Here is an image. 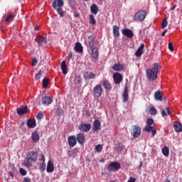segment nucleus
Instances as JSON below:
<instances>
[{"mask_svg":"<svg viewBox=\"0 0 182 182\" xmlns=\"http://www.w3.org/2000/svg\"><path fill=\"white\" fill-rule=\"evenodd\" d=\"M38 160V153L35 151H31L27 154V159L25 162V166L27 168H31L33 164L32 163H35Z\"/></svg>","mask_w":182,"mask_h":182,"instance_id":"f257e3e1","label":"nucleus"},{"mask_svg":"<svg viewBox=\"0 0 182 182\" xmlns=\"http://www.w3.org/2000/svg\"><path fill=\"white\" fill-rule=\"evenodd\" d=\"M159 68H160V64L155 63H154V68L146 70V76L149 77V80H156V79H157Z\"/></svg>","mask_w":182,"mask_h":182,"instance_id":"f03ea898","label":"nucleus"},{"mask_svg":"<svg viewBox=\"0 0 182 182\" xmlns=\"http://www.w3.org/2000/svg\"><path fill=\"white\" fill-rule=\"evenodd\" d=\"M147 16V13L144 10H141L136 12L134 16V19L135 22H143L144 19H146V16Z\"/></svg>","mask_w":182,"mask_h":182,"instance_id":"7ed1b4c3","label":"nucleus"},{"mask_svg":"<svg viewBox=\"0 0 182 182\" xmlns=\"http://www.w3.org/2000/svg\"><path fill=\"white\" fill-rule=\"evenodd\" d=\"M131 134L133 136L134 139H137V137L141 136V128H140L139 125L132 126Z\"/></svg>","mask_w":182,"mask_h":182,"instance_id":"20e7f679","label":"nucleus"},{"mask_svg":"<svg viewBox=\"0 0 182 182\" xmlns=\"http://www.w3.org/2000/svg\"><path fill=\"white\" fill-rule=\"evenodd\" d=\"M35 41L37 42L39 48H41V46H46L48 44V39L43 36H38Z\"/></svg>","mask_w":182,"mask_h":182,"instance_id":"39448f33","label":"nucleus"},{"mask_svg":"<svg viewBox=\"0 0 182 182\" xmlns=\"http://www.w3.org/2000/svg\"><path fill=\"white\" fill-rule=\"evenodd\" d=\"M120 167H122L120 163L112 162L108 165L107 170L108 171H117L118 170H120Z\"/></svg>","mask_w":182,"mask_h":182,"instance_id":"423d86ee","label":"nucleus"},{"mask_svg":"<svg viewBox=\"0 0 182 182\" xmlns=\"http://www.w3.org/2000/svg\"><path fill=\"white\" fill-rule=\"evenodd\" d=\"M113 80L115 85H120L123 81V75L119 73H114L113 74Z\"/></svg>","mask_w":182,"mask_h":182,"instance_id":"0eeeda50","label":"nucleus"},{"mask_svg":"<svg viewBox=\"0 0 182 182\" xmlns=\"http://www.w3.org/2000/svg\"><path fill=\"white\" fill-rule=\"evenodd\" d=\"M93 92L95 97H100L102 96V93L103 92V88H102L101 85H97L93 88Z\"/></svg>","mask_w":182,"mask_h":182,"instance_id":"6e6552de","label":"nucleus"},{"mask_svg":"<svg viewBox=\"0 0 182 182\" xmlns=\"http://www.w3.org/2000/svg\"><path fill=\"white\" fill-rule=\"evenodd\" d=\"M68 146L70 147H75L77 144V141L75 135H71L68 137Z\"/></svg>","mask_w":182,"mask_h":182,"instance_id":"1a4fd4ad","label":"nucleus"},{"mask_svg":"<svg viewBox=\"0 0 182 182\" xmlns=\"http://www.w3.org/2000/svg\"><path fill=\"white\" fill-rule=\"evenodd\" d=\"M79 130L80 132H84L85 133H87L90 129H92V125L90 124H83L82 123L79 127H78Z\"/></svg>","mask_w":182,"mask_h":182,"instance_id":"9d476101","label":"nucleus"},{"mask_svg":"<svg viewBox=\"0 0 182 182\" xmlns=\"http://www.w3.org/2000/svg\"><path fill=\"white\" fill-rule=\"evenodd\" d=\"M122 34L124 36H126V38H128L129 39H132L133 36H134V33H133V31L128 29V28H124L122 31Z\"/></svg>","mask_w":182,"mask_h":182,"instance_id":"9b49d317","label":"nucleus"},{"mask_svg":"<svg viewBox=\"0 0 182 182\" xmlns=\"http://www.w3.org/2000/svg\"><path fill=\"white\" fill-rule=\"evenodd\" d=\"M16 112L17 114L22 116V114H26V113H29V109H28V106L26 105L25 107L17 108Z\"/></svg>","mask_w":182,"mask_h":182,"instance_id":"f8f14e48","label":"nucleus"},{"mask_svg":"<svg viewBox=\"0 0 182 182\" xmlns=\"http://www.w3.org/2000/svg\"><path fill=\"white\" fill-rule=\"evenodd\" d=\"M112 69L114 70V72H122L124 70V65L121 63H115L112 66Z\"/></svg>","mask_w":182,"mask_h":182,"instance_id":"ddd939ff","label":"nucleus"},{"mask_svg":"<svg viewBox=\"0 0 182 182\" xmlns=\"http://www.w3.org/2000/svg\"><path fill=\"white\" fill-rule=\"evenodd\" d=\"M75 139L79 143V144H85V134L80 133L77 134Z\"/></svg>","mask_w":182,"mask_h":182,"instance_id":"4468645a","label":"nucleus"},{"mask_svg":"<svg viewBox=\"0 0 182 182\" xmlns=\"http://www.w3.org/2000/svg\"><path fill=\"white\" fill-rule=\"evenodd\" d=\"M63 0H55L53 2V8H54V9H58V8H62V6H63Z\"/></svg>","mask_w":182,"mask_h":182,"instance_id":"2eb2a0df","label":"nucleus"},{"mask_svg":"<svg viewBox=\"0 0 182 182\" xmlns=\"http://www.w3.org/2000/svg\"><path fill=\"white\" fill-rule=\"evenodd\" d=\"M42 105L44 106H49V105L52 104V98L50 97L45 96L41 100Z\"/></svg>","mask_w":182,"mask_h":182,"instance_id":"dca6fc26","label":"nucleus"},{"mask_svg":"<svg viewBox=\"0 0 182 182\" xmlns=\"http://www.w3.org/2000/svg\"><path fill=\"white\" fill-rule=\"evenodd\" d=\"M46 171L47 173H53V171H55V165L53 164L52 161H48Z\"/></svg>","mask_w":182,"mask_h":182,"instance_id":"f3484780","label":"nucleus"},{"mask_svg":"<svg viewBox=\"0 0 182 182\" xmlns=\"http://www.w3.org/2000/svg\"><path fill=\"white\" fill-rule=\"evenodd\" d=\"M102 124L100 123V121L99 119H96L93 123L92 129L94 132H99L101 129Z\"/></svg>","mask_w":182,"mask_h":182,"instance_id":"a211bd4d","label":"nucleus"},{"mask_svg":"<svg viewBox=\"0 0 182 182\" xmlns=\"http://www.w3.org/2000/svg\"><path fill=\"white\" fill-rule=\"evenodd\" d=\"M143 49H144V44H141V46L138 48L135 53V56H136L137 58L141 56V55L144 53V50H143Z\"/></svg>","mask_w":182,"mask_h":182,"instance_id":"6ab92c4d","label":"nucleus"},{"mask_svg":"<svg viewBox=\"0 0 182 182\" xmlns=\"http://www.w3.org/2000/svg\"><path fill=\"white\" fill-rule=\"evenodd\" d=\"M122 97L124 99V102L129 101V87L127 85L124 87V92L122 93Z\"/></svg>","mask_w":182,"mask_h":182,"instance_id":"aec40b11","label":"nucleus"},{"mask_svg":"<svg viewBox=\"0 0 182 182\" xmlns=\"http://www.w3.org/2000/svg\"><path fill=\"white\" fill-rule=\"evenodd\" d=\"M41 137L39 136V134H38V132H34L32 133L31 140L33 143H38Z\"/></svg>","mask_w":182,"mask_h":182,"instance_id":"412c9836","label":"nucleus"},{"mask_svg":"<svg viewBox=\"0 0 182 182\" xmlns=\"http://www.w3.org/2000/svg\"><path fill=\"white\" fill-rule=\"evenodd\" d=\"M154 98H155V100L161 102L163 100V99H164V97H163V94L161 93V91L158 90L156 92H155Z\"/></svg>","mask_w":182,"mask_h":182,"instance_id":"4be33fe9","label":"nucleus"},{"mask_svg":"<svg viewBox=\"0 0 182 182\" xmlns=\"http://www.w3.org/2000/svg\"><path fill=\"white\" fill-rule=\"evenodd\" d=\"M92 56L95 60H97L99 59V49L95 47L92 49Z\"/></svg>","mask_w":182,"mask_h":182,"instance_id":"5701e85b","label":"nucleus"},{"mask_svg":"<svg viewBox=\"0 0 182 182\" xmlns=\"http://www.w3.org/2000/svg\"><path fill=\"white\" fill-rule=\"evenodd\" d=\"M27 127H29V129H35V127H36V121L35 119H28L27 121Z\"/></svg>","mask_w":182,"mask_h":182,"instance_id":"b1692460","label":"nucleus"},{"mask_svg":"<svg viewBox=\"0 0 182 182\" xmlns=\"http://www.w3.org/2000/svg\"><path fill=\"white\" fill-rule=\"evenodd\" d=\"M63 75H68V65H66V61L63 60L60 65Z\"/></svg>","mask_w":182,"mask_h":182,"instance_id":"393cba45","label":"nucleus"},{"mask_svg":"<svg viewBox=\"0 0 182 182\" xmlns=\"http://www.w3.org/2000/svg\"><path fill=\"white\" fill-rule=\"evenodd\" d=\"M96 77V74L91 73V72H85L84 73V78L85 79H95Z\"/></svg>","mask_w":182,"mask_h":182,"instance_id":"a878e982","label":"nucleus"},{"mask_svg":"<svg viewBox=\"0 0 182 182\" xmlns=\"http://www.w3.org/2000/svg\"><path fill=\"white\" fill-rule=\"evenodd\" d=\"M75 52H77V53H82V52H83V47L80 43H75Z\"/></svg>","mask_w":182,"mask_h":182,"instance_id":"bb28decb","label":"nucleus"},{"mask_svg":"<svg viewBox=\"0 0 182 182\" xmlns=\"http://www.w3.org/2000/svg\"><path fill=\"white\" fill-rule=\"evenodd\" d=\"M90 11L92 14H94V15H97V13L99 12V8L97 7V5L92 4L90 6Z\"/></svg>","mask_w":182,"mask_h":182,"instance_id":"cd10ccee","label":"nucleus"},{"mask_svg":"<svg viewBox=\"0 0 182 182\" xmlns=\"http://www.w3.org/2000/svg\"><path fill=\"white\" fill-rule=\"evenodd\" d=\"M119 29H120V28H119V26H113L114 36H117V38H119V36H120Z\"/></svg>","mask_w":182,"mask_h":182,"instance_id":"c85d7f7f","label":"nucleus"},{"mask_svg":"<svg viewBox=\"0 0 182 182\" xmlns=\"http://www.w3.org/2000/svg\"><path fill=\"white\" fill-rule=\"evenodd\" d=\"M161 114L164 117V116H168L171 114V111L168 107H166L165 109L161 110Z\"/></svg>","mask_w":182,"mask_h":182,"instance_id":"c756f323","label":"nucleus"},{"mask_svg":"<svg viewBox=\"0 0 182 182\" xmlns=\"http://www.w3.org/2000/svg\"><path fill=\"white\" fill-rule=\"evenodd\" d=\"M174 129L176 132H182V126L181 123L175 122H174Z\"/></svg>","mask_w":182,"mask_h":182,"instance_id":"7c9ffc66","label":"nucleus"},{"mask_svg":"<svg viewBox=\"0 0 182 182\" xmlns=\"http://www.w3.org/2000/svg\"><path fill=\"white\" fill-rule=\"evenodd\" d=\"M103 86L105 87V89H106V90H110V89H112V85L108 80H105L103 82Z\"/></svg>","mask_w":182,"mask_h":182,"instance_id":"2f4dec72","label":"nucleus"},{"mask_svg":"<svg viewBox=\"0 0 182 182\" xmlns=\"http://www.w3.org/2000/svg\"><path fill=\"white\" fill-rule=\"evenodd\" d=\"M162 154H164L165 157H168L170 154V150L168 149V147L165 146L164 148L162 149Z\"/></svg>","mask_w":182,"mask_h":182,"instance_id":"473e14b6","label":"nucleus"},{"mask_svg":"<svg viewBox=\"0 0 182 182\" xmlns=\"http://www.w3.org/2000/svg\"><path fill=\"white\" fill-rule=\"evenodd\" d=\"M43 89H47L49 85V78H44L42 81Z\"/></svg>","mask_w":182,"mask_h":182,"instance_id":"72a5a7b5","label":"nucleus"},{"mask_svg":"<svg viewBox=\"0 0 182 182\" xmlns=\"http://www.w3.org/2000/svg\"><path fill=\"white\" fill-rule=\"evenodd\" d=\"M89 23L90 25H96V19H95V16H93L92 14H90L89 16Z\"/></svg>","mask_w":182,"mask_h":182,"instance_id":"f704fd0d","label":"nucleus"},{"mask_svg":"<svg viewBox=\"0 0 182 182\" xmlns=\"http://www.w3.org/2000/svg\"><path fill=\"white\" fill-rule=\"evenodd\" d=\"M38 169L40 170V171H45V170H46V163L45 162H42L39 164L38 166Z\"/></svg>","mask_w":182,"mask_h":182,"instance_id":"c9c22d12","label":"nucleus"},{"mask_svg":"<svg viewBox=\"0 0 182 182\" xmlns=\"http://www.w3.org/2000/svg\"><path fill=\"white\" fill-rule=\"evenodd\" d=\"M8 16L7 18L5 19L6 22H11V21H12V19H14V18H15V15L11 14V13H8Z\"/></svg>","mask_w":182,"mask_h":182,"instance_id":"e433bc0d","label":"nucleus"},{"mask_svg":"<svg viewBox=\"0 0 182 182\" xmlns=\"http://www.w3.org/2000/svg\"><path fill=\"white\" fill-rule=\"evenodd\" d=\"M68 1V4L69 5V6H70V8H74L76 6V1H75V0H67Z\"/></svg>","mask_w":182,"mask_h":182,"instance_id":"4c0bfd02","label":"nucleus"},{"mask_svg":"<svg viewBox=\"0 0 182 182\" xmlns=\"http://www.w3.org/2000/svg\"><path fill=\"white\" fill-rule=\"evenodd\" d=\"M88 43L90 48H93V45H95V41H93V38L92 36L88 37Z\"/></svg>","mask_w":182,"mask_h":182,"instance_id":"58836bf2","label":"nucleus"},{"mask_svg":"<svg viewBox=\"0 0 182 182\" xmlns=\"http://www.w3.org/2000/svg\"><path fill=\"white\" fill-rule=\"evenodd\" d=\"M149 112L154 116H156V114H157V109L154 107H151L149 109Z\"/></svg>","mask_w":182,"mask_h":182,"instance_id":"ea45409f","label":"nucleus"},{"mask_svg":"<svg viewBox=\"0 0 182 182\" xmlns=\"http://www.w3.org/2000/svg\"><path fill=\"white\" fill-rule=\"evenodd\" d=\"M55 114L59 117L62 116L63 114V109L60 107L57 108Z\"/></svg>","mask_w":182,"mask_h":182,"instance_id":"a19ab883","label":"nucleus"},{"mask_svg":"<svg viewBox=\"0 0 182 182\" xmlns=\"http://www.w3.org/2000/svg\"><path fill=\"white\" fill-rule=\"evenodd\" d=\"M45 117V114H43V112H39L36 115L37 120L41 121V119H43Z\"/></svg>","mask_w":182,"mask_h":182,"instance_id":"79ce46f5","label":"nucleus"},{"mask_svg":"<svg viewBox=\"0 0 182 182\" xmlns=\"http://www.w3.org/2000/svg\"><path fill=\"white\" fill-rule=\"evenodd\" d=\"M56 9L60 16H63V9H62V7H57V9Z\"/></svg>","mask_w":182,"mask_h":182,"instance_id":"37998d69","label":"nucleus"},{"mask_svg":"<svg viewBox=\"0 0 182 182\" xmlns=\"http://www.w3.org/2000/svg\"><path fill=\"white\" fill-rule=\"evenodd\" d=\"M75 83L76 85H79V83H82V77H80V75L75 77Z\"/></svg>","mask_w":182,"mask_h":182,"instance_id":"c03bdc74","label":"nucleus"},{"mask_svg":"<svg viewBox=\"0 0 182 182\" xmlns=\"http://www.w3.org/2000/svg\"><path fill=\"white\" fill-rule=\"evenodd\" d=\"M153 124H154V119L149 118L146 120V126H153Z\"/></svg>","mask_w":182,"mask_h":182,"instance_id":"a18cd8bd","label":"nucleus"},{"mask_svg":"<svg viewBox=\"0 0 182 182\" xmlns=\"http://www.w3.org/2000/svg\"><path fill=\"white\" fill-rule=\"evenodd\" d=\"M153 129H154V128L150 125H146L144 127L145 132H147L148 133H150L151 132V130H153Z\"/></svg>","mask_w":182,"mask_h":182,"instance_id":"49530a36","label":"nucleus"},{"mask_svg":"<svg viewBox=\"0 0 182 182\" xmlns=\"http://www.w3.org/2000/svg\"><path fill=\"white\" fill-rule=\"evenodd\" d=\"M95 150L96 151H97V153H100V151H102V150H103V146H102V145L98 144L95 146Z\"/></svg>","mask_w":182,"mask_h":182,"instance_id":"de8ad7c7","label":"nucleus"},{"mask_svg":"<svg viewBox=\"0 0 182 182\" xmlns=\"http://www.w3.org/2000/svg\"><path fill=\"white\" fill-rule=\"evenodd\" d=\"M168 25V22H167V18H165L161 23V26H162V29H164V28H166Z\"/></svg>","mask_w":182,"mask_h":182,"instance_id":"09e8293b","label":"nucleus"},{"mask_svg":"<svg viewBox=\"0 0 182 182\" xmlns=\"http://www.w3.org/2000/svg\"><path fill=\"white\" fill-rule=\"evenodd\" d=\"M36 80H39L41 77H42V71H39L37 74H36Z\"/></svg>","mask_w":182,"mask_h":182,"instance_id":"8fccbe9b","label":"nucleus"},{"mask_svg":"<svg viewBox=\"0 0 182 182\" xmlns=\"http://www.w3.org/2000/svg\"><path fill=\"white\" fill-rule=\"evenodd\" d=\"M19 173L21 174V176H26L28 172H26V170L23 169V168H21Z\"/></svg>","mask_w":182,"mask_h":182,"instance_id":"3c124183","label":"nucleus"},{"mask_svg":"<svg viewBox=\"0 0 182 182\" xmlns=\"http://www.w3.org/2000/svg\"><path fill=\"white\" fill-rule=\"evenodd\" d=\"M168 48L169 50H171V52L174 51V48L173 47L172 43H168Z\"/></svg>","mask_w":182,"mask_h":182,"instance_id":"603ef678","label":"nucleus"},{"mask_svg":"<svg viewBox=\"0 0 182 182\" xmlns=\"http://www.w3.org/2000/svg\"><path fill=\"white\" fill-rule=\"evenodd\" d=\"M37 63H38V59L33 58L32 63H31L32 66H36Z\"/></svg>","mask_w":182,"mask_h":182,"instance_id":"864d4df0","label":"nucleus"},{"mask_svg":"<svg viewBox=\"0 0 182 182\" xmlns=\"http://www.w3.org/2000/svg\"><path fill=\"white\" fill-rule=\"evenodd\" d=\"M151 132L152 136H156L157 133V130H156V129L154 128Z\"/></svg>","mask_w":182,"mask_h":182,"instance_id":"5fc2aeb1","label":"nucleus"},{"mask_svg":"<svg viewBox=\"0 0 182 182\" xmlns=\"http://www.w3.org/2000/svg\"><path fill=\"white\" fill-rule=\"evenodd\" d=\"M127 182H136V178L130 177Z\"/></svg>","mask_w":182,"mask_h":182,"instance_id":"6e6d98bb","label":"nucleus"},{"mask_svg":"<svg viewBox=\"0 0 182 182\" xmlns=\"http://www.w3.org/2000/svg\"><path fill=\"white\" fill-rule=\"evenodd\" d=\"M41 161H43V163H45V156L43 154L41 155Z\"/></svg>","mask_w":182,"mask_h":182,"instance_id":"4d7b16f0","label":"nucleus"},{"mask_svg":"<svg viewBox=\"0 0 182 182\" xmlns=\"http://www.w3.org/2000/svg\"><path fill=\"white\" fill-rule=\"evenodd\" d=\"M24 182H31V178H28V177H25L23 178Z\"/></svg>","mask_w":182,"mask_h":182,"instance_id":"13d9d810","label":"nucleus"},{"mask_svg":"<svg viewBox=\"0 0 182 182\" xmlns=\"http://www.w3.org/2000/svg\"><path fill=\"white\" fill-rule=\"evenodd\" d=\"M166 33H167V30H165V31L161 33V36H166Z\"/></svg>","mask_w":182,"mask_h":182,"instance_id":"bf43d9fd","label":"nucleus"},{"mask_svg":"<svg viewBox=\"0 0 182 182\" xmlns=\"http://www.w3.org/2000/svg\"><path fill=\"white\" fill-rule=\"evenodd\" d=\"M35 31H39V26H36L35 28H34Z\"/></svg>","mask_w":182,"mask_h":182,"instance_id":"052dcab7","label":"nucleus"},{"mask_svg":"<svg viewBox=\"0 0 182 182\" xmlns=\"http://www.w3.org/2000/svg\"><path fill=\"white\" fill-rule=\"evenodd\" d=\"M72 56H73V53L70 52V53H69V58H72Z\"/></svg>","mask_w":182,"mask_h":182,"instance_id":"680f3d73","label":"nucleus"},{"mask_svg":"<svg viewBox=\"0 0 182 182\" xmlns=\"http://www.w3.org/2000/svg\"><path fill=\"white\" fill-rule=\"evenodd\" d=\"M10 176H11V177H14V173L10 172Z\"/></svg>","mask_w":182,"mask_h":182,"instance_id":"e2e57ef3","label":"nucleus"},{"mask_svg":"<svg viewBox=\"0 0 182 182\" xmlns=\"http://www.w3.org/2000/svg\"><path fill=\"white\" fill-rule=\"evenodd\" d=\"M176 9V6H174L173 8H172V11Z\"/></svg>","mask_w":182,"mask_h":182,"instance_id":"0e129e2a","label":"nucleus"},{"mask_svg":"<svg viewBox=\"0 0 182 182\" xmlns=\"http://www.w3.org/2000/svg\"><path fill=\"white\" fill-rule=\"evenodd\" d=\"M166 182H171V181H170V180H167Z\"/></svg>","mask_w":182,"mask_h":182,"instance_id":"69168bd1","label":"nucleus"},{"mask_svg":"<svg viewBox=\"0 0 182 182\" xmlns=\"http://www.w3.org/2000/svg\"><path fill=\"white\" fill-rule=\"evenodd\" d=\"M75 17L77 18V15H76Z\"/></svg>","mask_w":182,"mask_h":182,"instance_id":"338daca9","label":"nucleus"},{"mask_svg":"<svg viewBox=\"0 0 182 182\" xmlns=\"http://www.w3.org/2000/svg\"><path fill=\"white\" fill-rule=\"evenodd\" d=\"M102 162L103 163V160H102Z\"/></svg>","mask_w":182,"mask_h":182,"instance_id":"774afa93","label":"nucleus"}]
</instances>
